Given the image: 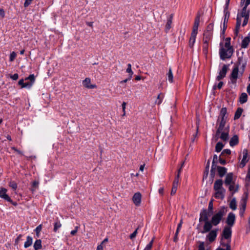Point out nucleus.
Masks as SVG:
<instances>
[{"label":"nucleus","instance_id":"f257e3e1","mask_svg":"<svg viewBox=\"0 0 250 250\" xmlns=\"http://www.w3.org/2000/svg\"><path fill=\"white\" fill-rule=\"evenodd\" d=\"M250 4V0H247L246 2L241 3L240 5L243 6V7L242 10L238 12L236 18V24L235 28L234 33L236 36H237L239 32L240 27L241 24L242 18H244L242 23V26H245L249 20L250 15V10L248 6Z\"/></svg>","mask_w":250,"mask_h":250},{"label":"nucleus","instance_id":"f03ea898","mask_svg":"<svg viewBox=\"0 0 250 250\" xmlns=\"http://www.w3.org/2000/svg\"><path fill=\"white\" fill-rule=\"evenodd\" d=\"M227 212V208L222 207L218 212L213 215L211 220L209 222H207L206 225L203 226V229L200 232L204 234L209 231L213 226H216L221 222Z\"/></svg>","mask_w":250,"mask_h":250},{"label":"nucleus","instance_id":"7ed1b4c3","mask_svg":"<svg viewBox=\"0 0 250 250\" xmlns=\"http://www.w3.org/2000/svg\"><path fill=\"white\" fill-rule=\"evenodd\" d=\"M220 48L219 54L220 58L222 60H225L227 59H230L232 56L234 49L232 46L226 47L223 42H221L219 44Z\"/></svg>","mask_w":250,"mask_h":250},{"label":"nucleus","instance_id":"20e7f679","mask_svg":"<svg viewBox=\"0 0 250 250\" xmlns=\"http://www.w3.org/2000/svg\"><path fill=\"white\" fill-rule=\"evenodd\" d=\"M223 181L222 179L216 180L214 183L213 189L215 191V197L217 199H224L226 189L223 187Z\"/></svg>","mask_w":250,"mask_h":250},{"label":"nucleus","instance_id":"39448f33","mask_svg":"<svg viewBox=\"0 0 250 250\" xmlns=\"http://www.w3.org/2000/svg\"><path fill=\"white\" fill-rule=\"evenodd\" d=\"M25 81L29 80L30 82L24 83L23 79H21L19 82L18 84L21 86L22 88H30L33 85V83H35V78L34 74H30L28 77L25 79Z\"/></svg>","mask_w":250,"mask_h":250},{"label":"nucleus","instance_id":"423d86ee","mask_svg":"<svg viewBox=\"0 0 250 250\" xmlns=\"http://www.w3.org/2000/svg\"><path fill=\"white\" fill-rule=\"evenodd\" d=\"M246 64L247 60L242 55L238 57L237 61L234 64V66L237 67L238 69L240 68V73L242 75L245 71Z\"/></svg>","mask_w":250,"mask_h":250},{"label":"nucleus","instance_id":"0eeeda50","mask_svg":"<svg viewBox=\"0 0 250 250\" xmlns=\"http://www.w3.org/2000/svg\"><path fill=\"white\" fill-rule=\"evenodd\" d=\"M210 212L207 210L206 208H203L200 213V218L199 221L200 222H204L205 223L204 226L206 225L207 222H209L208 217L209 216Z\"/></svg>","mask_w":250,"mask_h":250},{"label":"nucleus","instance_id":"6e6552de","mask_svg":"<svg viewBox=\"0 0 250 250\" xmlns=\"http://www.w3.org/2000/svg\"><path fill=\"white\" fill-rule=\"evenodd\" d=\"M218 231V229H211V230L208 232V233L206 236V240L209 243L214 242L216 239Z\"/></svg>","mask_w":250,"mask_h":250},{"label":"nucleus","instance_id":"1a4fd4ad","mask_svg":"<svg viewBox=\"0 0 250 250\" xmlns=\"http://www.w3.org/2000/svg\"><path fill=\"white\" fill-rule=\"evenodd\" d=\"M239 74V69L237 67L233 66L231 73L229 76V79L231 83L233 84H235L237 82V78Z\"/></svg>","mask_w":250,"mask_h":250},{"label":"nucleus","instance_id":"9d476101","mask_svg":"<svg viewBox=\"0 0 250 250\" xmlns=\"http://www.w3.org/2000/svg\"><path fill=\"white\" fill-rule=\"evenodd\" d=\"M228 70V65L224 64L221 70L219 72V75L216 77V80L218 81L224 79Z\"/></svg>","mask_w":250,"mask_h":250},{"label":"nucleus","instance_id":"9b49d317","mask_svg":"<svg viewBox=\"0 0 250 250\" xmlns=\"http://www.w3.org/2000/svg\"><path fill=\"white\" fill-rule=\"evenodd\" d=\"M235 222V215L233 212H229L228 214L226 219V223L228 225V227H232Z\"/></svg>","mask_w":250,"mask_h":250},{"label":"nucleus","instance_id":"f8f14e48","mask_svg":"<svg viewBox=\"0 0 250 250\" xmlns=\"http://www.w3.org/2000/svg\"><path fill=\"white\" fill-rule=\"evenodd\" d=\"M231 227H225L222 232V236L225 239L231 240Z\"/></svg>","mask_w":250,"mask_h":250},{"label":"nucleus","instance_id":"ddd939ff","mask_svg":"<svg viewBox=\"0 0 250 250\" xmlns=\"http://www.w3.org/2000/svg\"><path fill=\"white\" fill-rule=\"evenodd\" d=\"M7 189L4 188H0V198L6 201H11V199L7 194Z\"/></svg>","mask_w":250,"mask_h":250},{"label":"nucleus","instance_id":"4468645a","mask_svg":"<svg viewBox=\"0 0 250 250\" xmlns=\"http://www.w3.org/2000/svg\"><path fill=\"white\" fill-rule=\"evenodd\" d=\"M132 201L136 206H139L141 204L142 195L139 192L135 193L132 197Z\"/></svg>","mask_w":250,"mask_h":250},{"label":"nucleus","instance_id":"2eb2a0df","mask_svg":"<svg viewBox=\"0 0 250 250\" xmlns=\"http://www.w3.org/2000/svg\"><path fill=\"white\" fill-rule=\"evenodd\" d=\"M217 122H219V125L216 131L215 136L218 137L220 133L223 130L224 128L226 123V120H219V121H217Z\"/></svg>","mask_w":250,"mask_h":250},{"label":"nucleus","instance_id":"dca6fc26","mask_svg":"<svg viewBox=\"0 0 250 250\" xmlns=\"http://www.w3.org/2000/svg\"><path fill=\"white\" fill-rule=\"evenodd\" d=\"M91 80L89 78H85L83 81V85L88 89H93L94 88H96L97 86L96 84H91Z\"/></svg>","mask_w":250,"mask_h":250},{"label":"nucleus","instance_id":"f3484780","mask_svg":"<svg viewBox=\"0 0 250 250\" xmlns=\"http://www.w3.org/2000/svg\"><path fill=\"white\" fill-rule=\"evenodd\" d=\"M233 174L232 172L229 173L227 174L225 180V184L226 186H229L231 184H234L233 181Z\"/></svg>","mask_w":250,"mask_h":250},{"label":"nucleus","instance_id":"a211bd4d","mask_svg":"<svg viewBox=\"0 0 250 250\" xmlns=\"http://www.w3.org/2000/svg\"><path fill=\"white\" fill-rule=\"evenodd\" d=\"M248 150L244 149L243 151V159L240 163V167H243L245 166L247 162L248 161Z\"/></svg>","mask_w":250,"mask_h":250},{"label":"nucleus","instance_id":"6ab92c4d","mask_svg":"<svg viewBox=\"0 0 250 250\" xmlns=\"http://www.w3.org/2000/svg\"><path fill=\"white\" fill-rule=\"evenodd\" d=\"M250 42V33L248 36L246 37L242 41L241 46L243 48H246L248 47Z\"/></svg>","mask_w":250,"mask_h":250},{"label":"nucleus","instance_id":"aec40b11","mask_svg":"<svg viewBox=\"0 0 250 250\" xmlns=\"http://www.w3.org/2000/svg\"><path fill=\"white\" fill-rule=\"evenodd\" d=\"M227 114V108L226 107H223L220 112L219 118L218 119V121H219V120H226L227 117H226V115Z\"/></svg>","mask_w":250,"mask_h":250},{"label":"nucleus","instance_id":"412c9836","mask_svg":"<svg viewBox=\"0 0 250 250\" xmlns=\"http://www.w3.org/2000/svg\"><path fill=\"white\" fill-rule=\"evenodd\" d=\"M172 18H173V15H170L169 16V17L168 18V19L167 20V23L166 25V27H165V31L167 33L169 31V29L171 27Z\"/></svg>","mask_w":250,"mask_h":250},{"label":"nucleus","instance_id":"4be33fe9","mask_svg":"<svg viewBox=\"0 0 250 250\" xmlns=\"http://www.w3.org/2000/svg\"><path fill=\"white\" fill-rule=\"evenodd\" d=\"M239 143V139L237 135H234L230 140L229 145L231 146H234L237 145Z\"/></svg>","mask_w":250,"mask_h":250},{"label":"nucleus","instance_id":"5701e85b","mask_svg":"<svg viewBox=\"0 0 250 250\" xmlns=\"http://www.w3.org/2000/svg\"><path fill=\"white\" fill-rule=\"evenodd\" d=\"M217 171L220 177H223L227 173V169L225 167H217Z\"/></svg>","mask_w":250,"mask_h":250},{"label":"nucleus","instance_id":"b1692460","mask_svg":"<svg viewBox=\"0 0 250 250\" xmlns=\"http://www.w3.org/2000/svg\"><path fill=\"white\" fill-rule=\"evenodd\" d=\"M220 138L221 140L224 141H226L229 139V131H222L221 133ZM219 137V136H218Z\"/></svg>","mask_w":250,"mask_h":250},{"label":"nucleus","instance_id":"393cba45","mask_svg":"<svg viewBox=\"0 0 250 250\" xmlns=\"http://www.w3.org/2000/svg\"><path fill=\"white\" fill-rule=\"evenodd\" d=\"M229 190L232 192V194L237 192L239 188L238 185H235L234 184H231L229 185Z\"/></svg>","mask_w":250,"mask_h":250},{"label":"nucleus","instance_id":"a878e982","mask_svg":"<svg viewBox=\"0 0 250 250\" xmlns=\"http://www.w3.org/2000/svg\"><path fill=\"white\" fill-rule=\"evenodd\" d=\"M248 100V95L246 93H242L239 97V102L241 104H244Z\"/></svg>","mask_w":250,"mask_h":250},{"label":"nucleus","instance_id":"bb28decb","mask_svg":"<svg viewBox=\"0 0 250 250\" xmlns=\"http://www.w3.org/2000/svg\"><path fill=\"white\" fill-rule=\"evenodd\" d=\"M33 243V239L30 236H28L27 237L26 241L24 243V247L25 248H27L31 246Z\"/></svg>","mask_w":250,"mask_h":250},{"label":"nucleus","instance_id":"cd10ccee","mask_svg":"<svg viewBox=\"0 0 250 250\" xmlns=\"http://www.w3.org/2000/svg\"><path fill=\"white\" fill-rule=\"evenodd\" d=\"M42 248V241L41 239L37 240L34 244V248L35 250H39Z\"/></svg>","mask_w":250,"mask_h":250},{"label":"nucleus","instance_id":"c85d7f7f","mask_svg":"<svg viewBox=\"0 0 250 250\" xmlns=\"http://www.w3.org/2000/svg\"><path fill=\"white\" fill-rule=\"evenodd\" d=\"M243 109L241 107H239L237 108V110L236 111L235 113V115H234V120H237V119H238L242 113V112H243Z\"/></svg>","mask_w":250,"mask_h":250},{"label":"nucleus","instance_id":"c756f323","mask_svg":"<svg viewBox=\"0 0 250 250\" xmlns=\"http://www.w3.org/2000/svg\"><path fill=\"white\" fill-rule=\"evenodd\" d=\"M247 199V194L246 195V196L245 197H243L242 199L240 209H242L243 210L246 209Z\"/></svg>","mask_w":250,"mask_h":250},{"label":"nucleus","instance_id":"7c9ffc66","mask_svg":"<svg viewBox=\"0 0 250 250\" xmlns=\"http://www.w3.org/2000/svg\"><path fill=\"white\" fill-rule=\"evenodd\" d=\"M167 78L168 81L172 83L173 82V76L172 72V69L171 67H169L168 69V73H167Z\"/></svg>","mask_w":250,"mask_h":250},{"label":"nucleus","instance_id":"2f4dec72","mask_svg":"<svg viewBox=\"0 0 250 250\" xmlns=\"http://www.w3.org/2000/svg\"><path fill=\"white\" fill-rule=\"evenodd\" d=\"M212 36V33L205 31L204 33V39H205V42H206L207 41H209Z\"/></svg>","mask_w":250,"mask_h":250},{"label":"nucleus","instance_id":"473e14b6","mask_svg":"<svg viewBox=\"0 0 250 250\" xmlns=\"http://www.w3.org/2000/svg\"><path fill=\"white\" fill-rule=\"evenodd\" d=\"M230 242H231V240H228V241L226 243H225L224 242H223L222 241V239L221 240V245L223 246V247H226V250H231V249H230Z\"/></svg>","mask_w":250,"mask_h":250},{"label":"nucleus","instance_id":"72a5a7b5","mask_svg":"<svg viewBox=\"0 0 250 250\" xmlns=\"http://www.w3.org/2000/svg\"><path fill=\"white\" fill-rule=\"evenodd\" d=\"M224 146V145L222 143L220 142H218L215 146V151H216L217 152H220Z\"/></svg>","mask_w":250,"mask_h":250},{"label":"nucleus","instance_id":"f704fd0d","mask_svg":"<svg viewBox=\"0 0 250 250\" xmlns=\"http://www.w3.org/2000/svg\"><path fill=\"white\" fill-rule=\"evenodd\" d=\"M224 22H223V26H227V23L228 22V20L229 17V12H224Z\"/></svg>","mask_w":250,"mask_h":250},{"label":"nucleus","instance_id":"c9c22d12","mask_svg":"<svg viewBox=\"0 0 250 250\" xmlns=\"http://www.w3.org/2000/svg\"><path fill=\"white\" fill-rule=\"evenodd\" d=\"M196 36L191 35L190 36L189 41V46L190 48H192L196 40Z\"/></svg>","mask_w":250,"mask_h":250},{"label":"nucleus","instance_id":"e433bc0d","mask_svg":"<svg viewBox=\"0 0 250 250\" xmlns=\"http://www.w3.org/2000/svg\"><path fill=\"white\" fill-rule=\"evenodd\" d=\"M62 227V224L59 221L55 222L54 224L53 231L56 232L58 229Z\"/></svg>","mask_w":250,"mask_h":250},{"label":"nucleus","instance_id":"4c0bfd02","mask_svg":"<svg viewBox=\"0 0 250 250\" xmlns=\"http://www.w3.org/2000/svg\"><path fill=\"white\" fill-rule=\"evenodd\" d=\"M164 95L162 93H160L158 96H157V100H156L155 101V103L157 104H160L162 102V100L164 98Z\"/></svg>","mask_w":250,"mask_h":250},{"label":"nucleus","instance_id":"58836bf2","mask_svg":"<svg viewBox=\"0 0 250 250\" xmlns=\"http://www.w3.org/2000/svg\"><path fill=\"white\" fill-rule=\"evenodd\" d=\"M229 207L232 209V210H235L236 209L237 206H236V202L235 198H233L231 200V201L230 202L229 204Z\"/></svg>","mask_w":250,"mask_h":250},{"label":"nucleus","instance_id":"ea45409f","mask_svg":"<svg viewBox=\"0 0 250 250\" xmlns=\"http://www.w3.org/2000/svg\"><path fill=\"white\" fill-rule=\"evenodd\" d=\"M213 200L212 199L209 202L207 210L208 211V212H210V214H212L213 213Z\"/></svg>","mask_w":250,"mask_h":250},{"label":"nucleus","instance_id":"a19ab883","mask_svg":"<svg viewBox=\"0 0 250 250\" xmlns=\"http://www.w3.org/2000/svg\"><path fill=\"white\" fill-rule=\"evenodd\" d=\"M39 185V182L37 181H34L32 182V187L33 188L31 189L32 192H33L36 189L38 188Z\"/></svg>","mask_w":250,"mask_h":250},{"label":"nucleus","instance_id":"79ce46f5","mask_svg":"<svg viewBox=\"0 0 250 250\" xmlns=\"http://www.w3.org/2000/svg\"><path fill=\"white\" fill-rule=\"evenodd\" d=\"M126 72L129 73V76H130V77H132V75L133 74V72L132 71L131 69V64L130 63H128L127 64V68L126 69Z\"/></svg>","mask_w":250,"mask_h":250},{"label":"nucleus","instance_id":"37998d69","mask_svg":"<svg viewBox=\"0 0 250 250\" xmlns=\"http://www.w3.org/2000/svg\"><path fill=\"white\" fill-rule=\"evenodd\" d=\"M213 24L212 23H209L205 31L213 33Z\"/></svg>","mask_w":250,"mask_h":250},{"label":"nucleus","instance_id":"c03bdc74","mask_svg":"<svg viewBox=\"0 0 250 250\" xmlns=\"http://www.w3.org/2000/svg\"><path fill=\"white\" fill-rule=\"evenodd\" d=\"M153 241L154 239H152L151 241L146 245L144 250H151L153 245Z\"/></svg>","mask_w":250,"mask_h":250},{"label":"nucleus","instance_id":"a18cd8bd","mask_svg":"<svg viewBox=\"0 0 250 250\" xmlns=\"http://www.w3.org/2000/svg\"><path fill=\"white\" fill-rule=\"evenodd\" d=\"M230 38L228 37L225 39V43L224 45H225V47H228L229 46H232L230 44Z\"/></svg>","mask_w":250,"mask_h":250},{"label":"nucleus","instance_id":"49530a36","mask_svg":"<svg viewBox=\"0 0 250 250\" xmlns=\"http://www.w3.org/2000/svg\"><path fill=\"white\" fill-rule=\"evenodd\" d=\"M177 187H178V185L173 184L172 189H171V195H173L175 194V193L176 192L177 189Z\"/></svg>","mask_w":250,"mask_h":250},{"label":"nucleus","instance_id":"de8ad7c7","mask_svg":"<svg viewBox=\"0 0 250 250\" xmlns=\"http://www.w3.org/2000/svg\"><path fill=\"white\" fill-rule=\"evenodd\" d=\"M16 56L17 54L16 52H15L14 51L11 52L10 55L9 61L10 62H13L15 59Z\"/></svg>","mask_w":250,"mask_h":250},{"label":"nucleus","instance_id":"09e8293b","mask_svg":"<svg viewBox=\"0 0 250 250\" xmlns=\"http://www.w3.org/2000/svg\"><path fill=\"white\" fill-rule=\"evenodd\" d=\"M230 153H231V151L230 149H225L222 151V152L221 154V156H224L225 155H230Z\"/></svg>","mask_w":250,"mask_h":250},{"label":"nucleus","instance_id":"8fccbe9b","mask_svg":"<svg viewBox=\"0 0 250 250\" xmlns=\"http://www.w3.org/2000/svg\"><path fill=\"white\" fill-rule=\"evenodd\" d=\"M9 186L14 190H15L17 188V184L14 181L10 182L9 183Z\"/></svg>","mask_w":250,"mask_h":250},{"label":"nucleus","instance_id":"3c124183","mask_svg":"<svg viewBox=\"0 0 250 250\" xmlns=\"http://www.w3.org/2000/svg\"><path fill=\"white\" fill-rule=\"evenodd\" d=\"M198 26H195L193 25L192 31L191 32V35L196 36L197 34V30H198Z\"/></svg>","mask_w":250,"mask_h":250},{"label":"nucleus","instance_id":"603ef678","mask_svg":"<svg viewBox=\"0 0 250 250\" xmlns=\"http://www.w3.org/2000/svg\"><path fill=\"white\" fill-rule=\"evenodd\" d=\"M199 22H200V16L198 15V16H197L195 19V21H194V26H199Z\"/></svg>","mask_w":250,"mask_h":250},{"label":"nucleus","instance_id":"864d4df0","mask_svg":"<svg viewBox=\"0 0 250 250\" xmlns=\"http://www.w3.org/2000/svg\"><path fill=\"white\" fill-rule=\"evenodd\" d=\"M42 225H39L35 229V232L36 233V234L37 236H39V233H40L41 230H42Z\"/></svg>","mask_w":250,"mask_h":250},{"label":"nucleus","instance_id":"5fc2aeb1","mask_svg":"<svg viewBox=\"0 0 250 250\" xmlns=\"http://www.w3.org/2000/svg\"><path fill=\"white\" fill-rule=\"evenodd\" d=\"M209 166H210V162H209V160H208V162L207 163L206 169H205V172L206 173V177L208 176V173Z\"/></svg>","mask_w":250,"mask_h":250},{"label":"nucleus","instance_id":"6e6d98bb","mask_svg":"<svg viewBox=\"0 0 250 250\" xmlns=\"http://www.w3.org/2000/svg\"><path fill=\"white\" fill-rule=\"evenodd\" d=\"M198 250H205L204 242H200L198 246Z\"/></svg>","mask_w":250,"mask_h":250},{"label":"nucleus","instance_id":"4d7b16f0","mask_svg":"<svg viewBox=\"0 0 250 250\" xmlns=\"http://www.w3.org/2000/svg\"><path fill=\"white\" fill-rule=\"evenodd\" d=\"M209 41H207V42H205V39H203V49L205 50H207L208 46V42Z\"/></svg>","mask_w":250,"mask_h":250},{"label":"nucleus","instance_id":"13d9d810","mask_svg":"<svg viewBox=\"0 0 250 250\" xmlns=\"http://www.w3.org/2000/svg\"><path fill=\"white\" fill-rule=\"evenodd\" d=\"M219 162L222 165H225L226 164V161L221 158V156L220 155L218 159Z\"/></svg>","mask_w":250,"mask_h":250},{"label":"nucleus","instance_id":"bf43d9fd","mask_svg":"<svg viewBox=\"0 0 250 250\" xmlns=\"http://www.w3.org/2000/svg\"><path fill=\"white\" fill-rule=\"evenodd\" d=\"M9 77L13 80H17L19 78V75L15 73L14 75H9Z\"/></svg>","mask_w":250,"mask_h":250},{"label":"nucleus","instance_id":"052dcab7","mask_svg":"<svg viewBox=\"0 0 250 250\" xmlns=\"http://www.w3.org/2000/svg\"><path fill=\"white\" fill-rule=\"evenodd\" d=\"M182 223H183L182 220H181L180 221V222L178 224L176 230V232H177V233H179V232L181 229V227H182Z\"/></svg>","mask_w":250,"mask_h":250},{"label":"nucleus","instance_id":"680f3d73","mask_svg":"<svg viewBox=\"0 0 250 250\" xmlns=\"http://www.w3.org/2000/svg\"><path fill=\"white\" fill-rule=\"evenodd\" d=\"M138 229V228L136 229V230L130 235V238L131 239H133V238H134L137 234V230Z\"/></svg>","mask_w":250,"mask_h":250},{"label":"nucleus","instance_id":"e2e57ef3","mask_svg":"<svg viewBox=\"0 0 250 250\" xmlns=\"http://www.w3.org/2000/svg\"><path fill=\"white\" fill-rule=\"evenodd\" d=\"M229 1H230V0H226L224 12H229V11L228 10V9L229 5Z\"/></svg>","mask_w":250,"mask_h":250},{"label":"nucleus","instance_id":"0e129e2a","mask_svg":"<svg viewBox=\"0 0 250 250\" xmlns=\"http://www.w3.org/2000/svg\"><path fill=\"white\" fill-rule=\"evenodd\" d=\"M33 0H25L24 3V6L25 7H27L31 3Z\"/></svg>","mask_w":250,"mask_h":250},{"label":"nucleus","instance_id":"69168bd1","mask_svg":"<svg viewBox=\"0 0 250 250\" xmlns=\"http://www.w3.org/2000/svg\"><path fill=\"white\" fill-rule=\"evenodd\" d=\"M78 229H79L78 226L75 227V229L72 230L70 232V234L72 235H75L76 234V233L77 232Z\"/></svg>","mask_w":250,"mask_h":250},{"label":"nucleus","instance_id":"338daca9","mask_svg":"<svg viewBox=\"0 0 250 250\" xmlns=\"http://www.w3.org/2000/svg\"><path fill=\"white\" fill-rule=\"evenodd\" d=\"M246 183H248L250 181V173L248 172L246 177ZM246 185H248V183H246Z\"/></svg>","mask_w":250,"mask_h":250},{"label":"nucleus","instance_id":"774afa93","mask_svg":"<svg viewBox=\"0 0 250 250\" xmlns=\"http://www.w3.org/2000/svg\"><path fill=\"white\" fill-rule=\"evenodd\" d=\"M217 163H212V165L211 167V169H213L214 170H215L216 169H217Z\"/></svg>","mask_w":250,"mask_h":250}]
</instances>
